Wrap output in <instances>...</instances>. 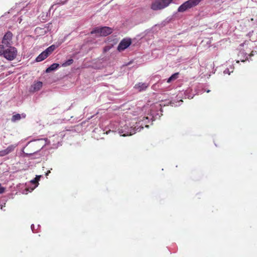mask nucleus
Returning a JSON list of instances; mask_svg holds the SVG:
<instances>
[{
	"label": "nucleus",
	"instance_id": "f257e3e1",
	"mask_svg": "<svg viewBox=\"0 0 257 257\" xmlns=\"http://www.w3.org/2000/svg\"><path fill=\"white\" fill-rule=\"evenodd\" d=\"M173 0H155L151 5V9L154 11L163 9L172 2Z\"/></svg>",
	"mask_w": 257,
	"mask_h": 257
},
{
	"label": "nucleus",
	"instance_id": "f03ea898",
	"mask_svg": "<svg viewBox=\"0 0 257 257\" xmlns=\"http://www.w3.org/2000/svg\"><path fill=\"white\" fill-rule=\"evenodd\" d=\"M112 32V29L110 27H96L91 32V34H95L97 36H106Z\"/></svg>",
	"mask_w": 257,
	"mask_h": 257
},
{
	"label": "nucleus",
	"instance_id": "7ed1b4c3",
	"mask_svg": "<svg viewBox=\"0 0 257 257\" xmlns=\"http://www.w3.org/2000/svg\"><path fill=\"white\" fill-rule=\"evenodd\" d=\"M201 0H189L181 5L178 9L179 12H184L189 9H191L198 5Z\"/></svg>",
	"mask_w": 257,
	"mask_h": 257
},
{
	"label": "nucleus",
	"instance_id": "20e7f679",
	"mask_svg": "<svg viewBox=\"0 0 257 257\" xmlns=\"http://www.w3.org/2000/svg\"><path fill=\"white\" fill-rule=\"evenodd\" d=\"M17 55V50L14 47L10 46L6 50H4V56L9 60L15 59Z\"/></svg>",
	"mask_w": 257,
	"mask_h": 257
},
{
	"label": "nucleus",
	"instance_id": "39448f33",
	"mask_svg": "<svg viewBox=\"0 0 257 257\" xmlns=\"http://www.w3.org/2000/svg\"><path fill=\"white\" fill-rule=\"evenodd\" d=\"M131 44H132L131 39H123L119 43V44L117 47V50L119 52L123 51V50H125V49H126L127 47H128L131 45Z\"/></svg>",
	"mask_w": 257,
	"mask_h": 257
},
{
	"label": "nucleus",
	"instance_id": "423d86ee",
	"mask_svg": "<svg viewBox=\"0 0 257 257\" xmlns=\"http://www.w3.org/2000/svg\"><path fill=\"white\" fill-rule=\"evenodd\" d=\"M12 37V33L10 31L7 32L4 35L2 40V43L3 44V45H6V46H9L10 45Z\"/></svg>",
	"mask_w": 257,
	"mask_h": 257
},
{
	"label": "nucleus",
	"instance_id": "0eeeda50",
	"mask_svg": "<svg viewBox=\"0 0 257 257\" xmlns=\"http://www.w3.org/2000/svg\"><path fill=\"white\" fill-rule=\"evenodd\" d=\"M15 146L14 145L9 146L6 149L0 151V157L5 156L14 150Z\"/></svg>",
	"mask_w": 257,
	"mask_h": 257
},
{
	"label": "nucleus",
	"instance_id": "6e6552de",
	"mask_svg": "<svg viewBox=\"0 0 257 257\" xmlns=\"http://www.w3.org/2000/svg\"><path fill=\"white\" fill-rule=\"evenodd\" d=\"M149 86V84L146 83L139 82L136 84L134 88L139 91L145 90Z\"/></svg>",
	"mask_w": 257,
	"mask_h": 257
},
{
	"label": "nucleus",
	"instance_id": "1a4fd4ad",
	"mask_svg": "<svg viewBox=\"0 0 257 257\" xmlns=\"http://www.w3.org/2000/svg\"><path fill=\"white\" fill-rule=\"evenodd\" d=\"M138 124H137V126L135 127L134 128H132L130 131H127L125 132L124 134L122 135V136H131L133 134H134L136 133V131L139 130V127L137 128V126H138Z\"/></svg>",
	"mask_w": 257,
	"mask_h": 257
},
{
	"label": "nucleus",
	"instance_id": "9d476101",
	"mask_svg": "<svg viewBox=\"0 0 257 257\" xmlns=\"http://www.w3.org/2000/svg\"><path fill=\"white\" fill-rule=\"evenodd\" d=\"M48 57V55L44 51L41 53L36 59L37 62H40L44 60Z\"/></svg>",
	"mask_w": 257,
	"mask_h": 257
},
{
	"label": "nucleus",
	"instance_id": "9b49d317",
	"mask_svg": "<svg viewBox=\"0 0 257 257\" xmlns=\"http://www.w3.org/2000/svg\"><path fill=\"white\" fill-rule=\"evenodd\" d=\"M55 48H56L55 46L54 45H52L50 46V47H49L48 48H47L44 51V52L48 56L50 54H51L54 51Z\"/></svg>",
	"mask_w": 257,
	"mask_h": 257
},
{
	"label": "nucleus",
	"instance_id": "f8f14e48",
	"mask_svg": "<svg viewBox=\"0 0 257 257\" xmlns=\"http://www.w3.org/2000/svg\"><path fill=\"white\" fill-rule=\"evenodd\" d=\"M59 65L57 63H53L46 69V72H50L51 71L56 69Z\"/></svg>",
	"mask_w": 257,
	"mask_h": 257
},
{
	"label": "nucleus",
	"instance_id": "ddd939ff",
	"mask_svg": "<svg viewBox=\"0 0 257 257\" xmlns=\"http://www.w3.org/2000/svg\"><path fill=\"white\" fill-rule=\"evenodd\" d=\"M179 74V72H177L172 75L168 79L167 82L170 83L172 81L177 79L178 77Z\"/></svg>",
	"mask_w": 257,
	"mask_h": 257
},
{
	"label": "nucleus",
	"instance_id": "4468645a",
	"mask_svg": "<svg viewBox=\"0 0 257 257\" xmlns=\"http://www.w3.org/2000/svg\"><path fill=\"white\" fill-rule=\"evenodd\" d=\"M42 87V82L39 81L34 84V90L38 91Z\"/></svg>",
	"mask_w": 257,
	"mask_h": 257
},
{
	"label": "nucleus",
	"instance_id": "2eb2a0df",
	"mask_svg": "<svg viewBox=\"0 0 257 257\" xmlns=\"http://www.w3.org/2000/svg\"><path fill=\"white\" fill-rule=\"evenodd\" d=\"M21 118V115L19 113H17L16 114H14L12 116V117L11 118V120L13 122H15L17 120H20Z\"/></svg>",
	"mask_w": 257,
	"mask_h": 257
},
{
	"label": "nucleus",
	"instance_id": "dca6fc26",
	"mask_svg": "<svg viewBox=\"0 0 257 257\" xmlns=\"http://www.w3.org/2000/svg\"><path fill=\"white\" fill-rule=\"evenodd\" d=\"M73 60L72 59H70L68 60L67 61H66L65 62L63 63L62 64V66L63 67H66V66H69L71 64H72L73 63Z\"/></svg>",
	"mask_w": 257,
	"mask_h": 257
},
{
	"label": "nucleus",
	"instance_id": "f3484780",
	"mask_svg": "<svg viewBox=\"0 0 257 257\" xmlns=\"http://www.w3.org/2000/svg\"><path fill=\"white\" fill-rule=\"evenodd\" d=\"M40 177H41V176H36L34 180L31 181V182L33 184H38V181L40 180Z\"/></svg>",
	"mask_w": 257,
	"mask_h": 257
},
{
	"label": "nucleus",
	"instance_id": "a211bd4d",
	"mask_svg": "<svg viewBox=\"0 0 257 257\" xmlns=\"http://www.w3.org/2000/svg\"><path fill=\"white\" fill-rule=\"evenodd\" d=\"M4 46L3 45H0V56L2 55H4Z\"/></svg>",
	"mask_w": 257,
	"mask_h": 257
},
{
	"label": "nucleus",
	"instance_id": "6ab92c4d",
	"mask_svg": "<svg viewBox=\"0 0 257 257\" xmlns=\"http://www.w3.org/2000/svg\"><path fill=\"white\" fill-rule=\"evenodd\" d=\"M5 191V188L2 187V185L0 184V194L4 193Z\"/></svg>",
	"mask_w": 257,
	"mask_h": 257
},
{
	"label": "nucleus",
	"instance_id": "aec40b11",
	"mask_svg": "<svg viewBox=\"0 0 257 257\" xmlns=\"http://www.w3.org/2000/svg\"><path fill=\"white\" fill-rule=\"evenodd\" d=\"M143 120H142V121H144L145 120H148V117H144L143 118Z\"/></svg>",
	"mask_w": 257,
	"mask_h": 257
},
{
	"label": "nucleus",
	"instance_id": "412c9836",
	"mask_svg": "<svg viewBox=\"0 0 257 257\" xmlns=\"http://www.w3.org/2000/svg\"><path fill=\"white\" fill-rule=\"evenodd\" d=\"M143 122L141 123V124L140 125V126H141V129H140V130L139 131H140L141 129H143L144 128V127L143 126Z\"/></svg>",
	"mask_w": 257,
	"mask_h": 257
},
{
	"label": "nucleus",
	"instance_id": "4be33fe9",
	"mask_svg": "<svg viewBox=\"0 0 257 257\" xmlns=\"http://www.w3.org/2000/svg\"><path fill=\"white\" fill-rule=\"evenodd\" d=\"M22 116L23 118H25L26 117V114H22Z\"/></svg>",
	"mask_w": 257,
	"mask_h": 257
},
{
	"label": "nucleus",
	"instance_id": "5701e85b",
	"mask_svg": "<svg viewBox=\"0 0 257 257\" xmlns=\"http://www.w3.org/2000/svg\"><path fill=\"white\" fill-rule=\"evenodd\" d=\"M38 150H37V151H34V152H33V153H30V155H31V154H34V153H35L36 152H37Z\"/></svg>",
	"mask_w": 257,
	"mask_h": 257
},
{
	"label": "nucleus",
	"instance_id": "b1692460",
	"mask_svg": "<svg viewBox=\"0 0 257 257\" xmlns=\"http://www.w3.org/2000/svg\"><path fill=\"white\" fill-rule=\"evenodd\" d=\"M145 127H149V125L146 124V125H145Z\"/></svg>",
	"mask_w": 257,
	"mask_h": 257
},
{
	"label": "nucleus",
	"instance_id": "393cba45",
	"mask_svg": "<svg viewBox=\"0 0 257 257\" xmlns=\"http://www.w3.org/2000/svg\"><path fill=\"white\" fill-rule=\"evenodd\" d=\"M50 172V171H49L46 174V175H47L48 174V173H49Z\"/></svg>",
	"mask_w": 257,
	"mask_h": 257
}]
</instances>
